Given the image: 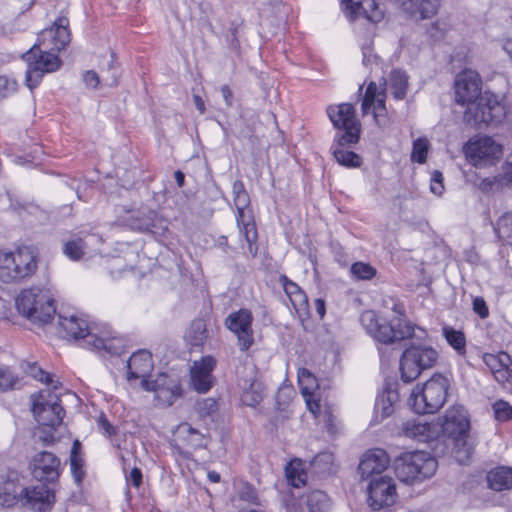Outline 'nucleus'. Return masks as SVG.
I'll return each mask as SVG.
<instances>
[{
  "mask_svg": "<svg viewBox=\"0 0 512 512\" xmlns=\"http://www.w3.org/2000/svg\"><path fill=\"white\" fill-rule=\"evenodd\" d=\"M327 114L334 127L339 131L336 136L337 145L331 147L335 160L342 166L356 168L361 165V157L353 151L344 149V146L356 144L359 141L360 124L355 117L352 104L343 103L330 106Z\"/></svg>",
  "mask_w": 512,
  "mask_h": 512,
  "instance_id": "nucleus-3",
  "label": "nucleus"
},
{
  "mask_svg": "<svg viewBox=\"0 0 512 512\" xmlns=\"http://www.w3.org/2000/svg\"><path fill=\"white\" fill-rule=\"evenodd\" d=\"M408 77L405 72L393 70L390 74V89L395 99L401 100L406 96Z\"/></svg>",
  "mask_w": 512,
  "mask_h": 512,
  "instance_id": "nucleus-36",
  "label": "nucleus"
},
{
  "mask_svg": "<svg viewBox=\"0 0 512 512\" xmlns=\"http://www.w3.org/2000/svg\"><path fill=\"white\" fill-rule=\"evenodd\" d=\"M430 190L435 195H441L444 186H443V175L440 171H434L431 177Z\"/></svg>",
  "mask_w": 512,
  "mask_h": 512,
  "instance_id": "nucleus-51",
  "label": "nucleus"
},
{
  "mask_svg": "<svg viewBox=\"0 0 512 512\" xmlns=\"http://www.w3.org/2000/svg\"><path fill=\"white\" fill-rule=\"evenodd\" d=\"M233 201L237 210V225L240 234L248 244L249 254L254 258L258 253L257 229L252 216L247 214L246 209L250 205V197L241 180H236L232 186Z\"/></svg>",
  "mask_w": 512,
  "mask_h": 512,
  "instance_id": "nucleus-10",
  "label": "nucleus"
},
{
  "mask_svg": "<svg viewBox=\"0 0 512 512\" xmlns=\"http://www.w3.org/2000/svg\"><path fill=\"white\" fill-rule=\"evenodd\" d=\"M215 365L216 360L212 356H206L200 361H195L191 367V383L199 393H205L211 389L213 385L212 371Z\"/></svg>",
  "mask_w": 512,
  "mask_h": 512,
  "instance_id": "nucleus-25",
  "label": "nucleus"
},
{
  "mask_svg": "<svg viewBox=\"0 0 512 512\" xmlns=\"http://www.w3.org/2000/svg\"><path fill=\"white\" fill-rule=\"evenodd\" d=\"M443 334L447 342L459 353L465 352L466 339L463 332L451 327H444Z\"/></svg>",
  "mask_w": 512,
  "mask_h": 512,
  "instance_id": "nucleus-38",
  "label": "nucleus"
},
{
  "mask_svg": "<svg viewBox=\"0 0 512 512\" xmlns=\"http://www.w3.org/2000/svg\"><path fill=\"white\" fill-rule=\"evenodd\" d=\"M15 495L8 491V489L0 488V505L2 506H11L15 502Z\"/></svg>",
  "mask_w": 512,
  "mask_h": 512,
  "instance_id": "nucleus-56",
  "label": "nucleus"
},
{
  "mask_svg": "<svg viewBox=\"0 0 512 512\" xmlns=\"http://www.w3.org/2000/svg\"><path fill=\"white\" fill-rule=\"evenodd\" d=\"M298 382L304 396L310 395L318 386L316 377L306 368L298 370Z\"/></svg>",
  "mask_w": 512,
  "mask_h": 512,
  "instance_id": "nucleus-39",
  "label": "nucleus"
},
{
  "mask_svg": "<svg viewBox=\"0 0 512 512\" xmlns=\"http://www.w3.org/2000/svg\"><path fill=\"white\" fill-rule=\"evenodd\" d=\"M101 81L106 86H115L118 83V75L115 71L114 61L111 60V62L108 64V69L105 71H102L101 75Z\"/></svg>",
  "mask_w": 512,
  "mask_h": 512,
  "instance_id": "nucleus-50",
  "label": "nucleus"
},
{
  "mask_svg": "<svg viewBox=\"0 0 512 512\" xmlns=\"http://www.w3.org/2000/svg\"><path fill=\"white\" fill-rule=\"evenodd\" d=\"M494 230L503 242L512 245V212H506L497 220Z\"/></svg>",
  "mask_w": 512,
  "mask_h": 512,
  "instance_id": "nucleus-37",
  "label": "nucleus"
},
{
  "mask_svg": "<svg viewBox=\"0 0 512 512\" xmlns=\"http://www.w3.org/2000/svg\"><path fill=\"white\" fill-rule=\"evenodd\" d=\"M394 311L399 315L388 319L378 316L374 311L367 310L361 314L360 321L366 332L383 344H392L413 337L414 326L406 321L402 307L394 305Z\"/></svg>",
  "mask_w": 512,
  "mask_h": 512,
  "instance_id": "nucleus-5",
  "label": "nucleus"
},
{
  "mask_svg": "<svg viewBox=\"0 0 512 512\" xmlns=\"http://www.w3.org/2000/svg\"><path fill=\"white\" fill-rule=\"evenodd\" d=\"M37 254L24 246L14 252L0 251V280L4 283L19 282L37 270Z\"/></svg>",
  "mask_w": 512,
  "mask_h": 512,
  "instance_id": "nucleus-7",
  "label": "nucleus"
},
{
  "mask_svg": "<svg viewBox=\"0 0 512 512\" xmlns=\"http://www.w3.org/2000/svg\"><path fill=\"white\" fill-rule=\"evenodd\" d=\"M241 499L249 501L253 504H258V495L254 488L246 486L240 494Z\"/></svg>",
  "mask_w": 512,
  "mask_h": 512,
  "instance_id": "nucleus-55",
  "label": "nucleus"
},
{
  "mask_svg": "<svg viewBox=\"0 0 512 512\" xmlns=\"http://www.w3.org/2000/svg\"><path fill=\"white\" fill-rule=\"evenodd\" d=\"M220 92L222 97L228 107H231L233 104V93L228 85H222L220 88Z\"/></svg>",
  "mask_w": 512,
  "mask_h": 512,
  "instance_id": "nucleus-60",
  "label": "nucleus"
},
{
  "mask_svg": "<svg viewBox=\"0 0 512 512\" xmlns=\"http://www.w3.org/2000/svg\"><path fill=\"white\" fill-rule=\"evenodd\" d=\"M304 504L308 512H329L331 501L329 496L321 490H313L304 496Z\"/></svg>",
  "mask_w": 512,
  "mask_h": 512,
  "instance_id": "nucleus-31",
  "label": "nucleus"
},
{
  "mask_svg": "<svg viewBox=\"0 0 512 512\" xmlns=\"http://www.w3.org/2000/svg\"><path fill=\"white\" fill-rule=\"evenodd\" d=\"M454 88L456 102L467 105L463 116L467 125H497L505 119L507 106L492 93L481 94V79L475 71L466 70L459 73Z\"/></svg>",
  "mask_w": 512,
  "mask_h": 512,
  "instance_id": "nucleus-1",
  "label": "nucleus"
},
{
  "mask_svg": "<svg viewBox=\"0 0 512 512\" xmlns=\"http://www.w3.org/2000/svg\"><path fill=\"white\" fill-rule=\"evenodd\" d=\"M464 153L468 161L477 168H484L496 164L503 154L502 145L490 136L471 138L464 146Z\"/></svg>",
  "mask_w": 512,
  "mask_h": 512,
  "instance_id": "nucleus-13",
  "label": "nucleus"
},
{
  "mask_svg": "<svg viewBox=\"0 0 512 512\" xmlns=\"http://www.w3.org/2000/svg\"><path fill=\"white\" fill-rule=\"evenodd\" d=\"M399 400V394L395 389L387 387L376 399L375 412L381 415V419L389 417L394 412V404Z\"/></svg>",
  "mask_w": 512,
  "mask_h": 512,
  "instance_id": "nucleus-30",
  "label": "nucleus"
},
{
  "mask_svg": "<svg viewBox=\"0 0 512 512\" xmlns=\"http://www.w3.org/2000/svg\"><path fill=\"white\" fill-rule=\"evenodd\" d=\"M17 82L7 76H0V101L17 91Z\"/></svg>",
  "mask_w": 512,
  "mask_h": 512,
  "instance_id": "nucleus-46",
  "label": "nucleus"
},
{
  "mask_svg": "<svg viewBox=\"0 0 512 512\" xmlns=\"http://www.w3.org/2000/svg\"><path fill=\"white\" fill-rule=\"evenodd\" d=\"M436 423L440 424L441 435H447L454 443V457L461 465L466 464L475 449L476 437L470 431L466 409L461 405L449 408Z\"/></svg>",
  "mask_w": 512,
  "mask_h": 512,
  "instance_id": "nucleus-4",
  "label": "nucleus"
},
{
  "mask_svg": "<svg viewBox=\"0 0 512 512\" xmlns=\"http://www.w3.org/2000/svg\"><path fill=\"white\" fill-rule=\"evenodd\" d=\"M315 309L320 318L322 319L325 315V302L322 299L315 300Z\"/></svg>",
  "mask_w": 512,
  "mask_h": 512,
  "instance_id": "nucleus-63",
  "label": "nucleus"
},
{
  "mask_svg": "<svg viewBox=\"0 0 512 512\" xmlns=\"http://www.w3.org/2000/svg\"><path fill=\"white\" fill-rule=\"evenodd\" d=\"M56 390L44 389L39 392L33 403V413L40 425L55 427L61 424L64 409L60 405V398Z\"/></svg>",
  "mask_w": 512,
  "mask_h": 512,
  "instance_id": "nucleus-14",
  "label": "nucleus"
},
{
  "mask_svg": "<svg viewBox=\"0 0 512 512\" xmlns=\"http://www.w3.org/2000/svg\"><path fill=\"white\" fill-rule=\"evenodd\" d=\"M252 313L247 309L231 313L225 320L227 328L237 335L242 351L248 350L253 344Z\"/></svg>",
  "mask_w": 512,
  "mask_h": 512,
  "instance_id": "nucleus-17",
  "label": "nucleus"
},
{
  "mask_svg": "<svg viewBox=\"0 0 512 512\" xmlns=\"http://www.w3.org/2000/svg\"><path fill=\"white\" fill-rule=\"evenodd\" d=\"M174 433L175 447L184 456L189 454V450L206 447L204 434L186 422L179 424Z\"/></svg>",
  "mask_w": 512,
  "mask_h": 512,
  "instance_id": "nucleus-22",
  "label": "nucleus"
},
{
  "mask_svg": "<svg viewBox=\"0 0 512 512\" xmlns=\"http://www.w3.org/2000/svg\"><path fill=\"white\" fill-rule=\"evenodd\" d=\"M346 16L354 21L360 17L377 23L383 19V11L379 9L375 0H341Z\"/></svg>",
  "mask_w": 512,
  "mask_h": 512,
  "instance_id": "nucleus-21",
  "label": "nucleus"
},
{
  "mask_svg": "<svg viewBox=\"0 0 512 512\" xmlns=\"http://www.w3.org/2000/svg\"><path fill=\"white\" fill-rule=\"evenodd\" d=\"M83 80L87 86L92 88H96L100 83L99 75L93 70L86 71L83 74Z\"/></svg>",
  "mask_w": 512,
  "mask_h": 512,
  "instance_id": "nucleus-53",
  "label": "nucleus"
},
{
  "mask_svg": "<svg viewBox=\"0 0 512 512\" xmlns=\"http://www.w3.org/2000/svg\"><path fill=\"white\" fill-rule=\"evenodd\" d=\"M153 370L152 355L147 350H139L133 353L127 361V380L132 383L133 381L140 380V386L144 380H149Z\"/></svg>",
  "mask_w": 512,
  "mask_h": 512,
  "instance_id": "nucleus-24",
  "label": "nucleus"
},
{
  "mask_svg": "<svg viewBox=\"0 0 512 512\" xmlns=\"http://www.w3.org/2000/svg\"><path fill=\"white\" fill-rule=\"evenodd\" d=\"M195 409L201 417L211 416L218 410V403L214 398H204L196 402Z\"/></svg>",
  "mask_w": 512,
  "mask_h": 512,
  "instance_id": "nucleus-44",
  "label": "nucleus"
},
{
  "mask_svg": "<svg viewBox=\"0 0 512 512\" xmlns=\"http://www.w3.org/2000/svg\"><path fill=\"white\" fill-rule=\"evenodd\" d=\"M21 497L24 505L38 511H44L55 499L54 492L43 482L24 488Z\"/></svg>",
  "mask_w": 512,
  "mask_h": 512,
  "instance_id": "nucleus-26",
  "label": "nucleus"
},
{
  "mask_svg": "<svg viewBox=\"0 0 512 512\" xmlns=\"http://www.w3.org/2000/svg\"><path fill=\"white\" fill-rule=\"evenodd\" d=\"M437 461L423 451L407 452L396 458L394 470L404 483L414 484L432 477L437 470Z\"/></svg>",
  "mask_w": 512,
  "mask_h": 512,
  "instance_id": "nucleus-9",
  "label": "nucleus"
},
{
  "mask_svg": "<svg viewBox=\"0 0 512 512\" xmlns=\"http://www.w3.org/2000/svg\"><path fill=\"white\" fill-rule=\"evenodd\" d=\"M389 465V456L383 449H373L367 451L358 466L361 478L368 479L379 477Z\"/></svg>",
  "mask_w": 512,
  "mask_h": 512,
  "instance_id": "nucleus-23",
  "label": "nucleus"
},
{
  "mask_svg": "<svg viewBox=\"0 0 512 512\" xmlns=\"http://www.w3.org/2000/svg\"><path fill=\"white\" fill-rule=\"evenodd\" d=\"M351 274L359 280H370L376 275V269L368 263L356 262L350 268Z\"/></svg>",
  "mask_w": 512,
  "mask_h": 512,
  "instance_id": "nucleus-42",
  "label": "nucleus"
},
{
  "mask_svg": "<svg viewBox=\"0 0 512 512\" xmlns=\"http://www.w3.org/2000/svg\"><path fill=\"white\" fill-rule=\"evenodd\" d=\"M494 414L497 420L507 421L512 418V406L503 400H498L493 405Z\"/></svg>",
  "mask_w": 512,
  "mask_h": 512,
  "instance_id": "nucleus-45",
  "label": "nucleus"
},
{
  "mask_svg": "<svg viewBox=\"0 0 512 512\" xmlns=\"http://www.w3.org/2000/svg\"><path fill=\"white\" fill-rule=\"evenodd\" d=\"M449 380L434 375L422 387L417 386L409 397V405L418 414L435 413L446 402Z\"/></svg>",
  "mask_w": 512,
  "mask_h": 512,
  "instance_id": "nucleus-8",
  "label": "nucleus"
},
{
  "mask_svg": "<svg viewBox=\"0 0 512 512\" xmlns=\"http://www.w3.org/2000/svg\"><path fill=\"white\" fill-rule=\"evenodd\" d=\"M33 477L39 482L54 483L61 471V461L52 452L42 451L34 455L30 462Z\"/></svg>",
  "mask_w": 512,
  "mask_h": 512,
  "instance_id": "nucleus-16",
  "label": "nucleus"
},
{
  "mask_svg": "<svg viewBox=\"0 0 512 512\" xmlns=\"http://www.w3.org/2000/svg\"><path fill=\"white\" fill-rule=\"evenodd\" d=\"M363 114L373 113L376 122H378L379 111L385 110L384 89L379 90L375 82H370L362 101Z\"/></svg>",
  "mask_w": 512,
  "mask_h": 512,
  "instance_id": "nucleus-28",
  "label": "nucleus"
},
{
  "mask_svg": "<svg viewBox=\"0 0 512 512\" xmlns=\"http://www.w3.org/2000/svg\"><path fill=\"white\" fill-rule=\"evenodd\" d=\"M426 33L430 38L434 40H440L446 33V24L443 21L436 20L430 24L426 30Z\"/></svg>",
  "mask_w": 512,
  "mask_h": 512,
  "instance_id": "nucleus-48",
  "label": "nucleus"
},
{
  "mask_svg": "<svg viewBox=\"0 0 512 512\" xmlns=\"http://www.w3.org/2000/svg\"><path fill=\"white\" fill-rule=\"evenodd\" d=\"M98 427L104 434L108 436H111L115 432L114 427L109 423L104 415L99 417Z\"/></svg>",
  "mask_w": 512,
  "mask_h": 512,
  "instance_id": "nucleus-57",
  "label": "nucleus"
},
{
  "mask_svg": "<svg viewBox=\"0 0 512 512\" xmlns=\"http://www.w3.org/2000/svg\"><path fill=\"white\" fill-rule=\"evenodd\" d=\"M16 308L20 314L38 325L50 323L56 313L51 292L37 287L23 290L16 298Z\"/></svg>",
  "mask_w": 512,
  "mask_h": 512,
  "instance_id": "nucleus-6",
  "label": "nucleus"
},
{
  "mask_svg": "<svg viewBox=\"0 0 512 512\" xmlns=\"http://www.w3.org/2000/svg\"><path fill=\"white\" fill-rule=\"evenodd\" d=\"M287 478L294 487H300L305 483V480L301 474L294 473L293 471L290 470L287 471Z\"/></svg>",
  "mask_w": 512,
  "mask_h": 512,
  "instance_id": "nucleus-59",
  "label": "nucleus"
},
{
  "mask_svg": "<svg viewBox=\"0 0 512 512\" xmlns=\"http://www.w3.org/2000/svg\"><path fill=\"white\" fill-rule=\"evenodd\" d=\"M503 49L512 58V39L505 40Z\"/></svg>",
  "mask_w": 512,
  "mask_h": 512,
  "instance_id": "nucleus-64",
  "label": "nucleus"
},
{
  "mask_svg": "<svg viewBox=\"0 0 512 512\" xmlns=\"http://www.w3.org/2000/svg\"><path fill=\"white\" fill-rule=\"evenodd\" d=\"M489 488L495 491L509 490L512 488V468L497 467L487 474Z\"/></svg>",
  "mask_w": 512,
  "mask_h": 512,
  "instance_id": "nucleus-29",
  "label": "nucleus"
},
{
  "mask_svg": "<svg viewBox=\"0 0 512 512\" xmlns=\"http://www.w3.org/2000/svg\"><path fill=\"white\" fill-rule=\"evenodd\" d=\"M64 254L71 260H79L84 255V242L81 238L71 239L64 244Z\"/></svg>",
  "mask_w": 512,
  "mask_h": 512,
  "instance_id": "nucleus-41",
  "label": "nucleus"
},
{
  "mask_svg": "<svg viewBox=\"0 0 512 512\" xmlns=\"http://www.w3.org/2000/svg\"><path fill=\"white\" fill-rule=\"evenodd\" d=\"M441 427L436 421L426 422L420 418L407 420L403 423V434L418 442H431L441 436Z\"/></svg>",
  "mask_w": 512,
  "mask_h": 512,
  "instance_id": "nucleus-20",
  "label": "nucleus"
},
{
  "mask_svg": "<svg viewBox=\"0 0 512 512\" xmlns=\"http://www.w3.org/2000/svg\"><path fill=\"white\" fill-rule=\"evenodd\" d=\"M429 149L428 139L420 137L413 142L411 160L419 164H423L427 159Z\"/></svg>",
  "mask_w": 512,
  "mask_h": 512,
  "instance_id": "nucleus-40",
  "label": "nucleus"
},
{
  "mask_svg": "<svg viewBox=\"0 0 512 512\" xmlns=\"http://www.w3.org/2000/svg\"><path fill=\"white\" fill-rule=\"evenodd\" d=\"M264 397V385L257 379H252L248 387L243 388L241 400L243 404L255 407Z\"/></svg>",
  "mask_w": 512,
  "mask_h": 512,
  "instance_id": "nucleus-33",
  "label": "nucleus"
},
{
  "mask_svg": "<svg viewBox=\"0 0 512 512\" xmlns=\"http://www.w3.org/2000/svg\"><path fill=\"white\" fill-rule=\"evenodd\" d=\"M193 102H194L197 110L200 112V114H204L206 108H205V103H204L203 99L201 98V96L194 94Z\"/></svg>",
  "mask_w": 512,
  "mask_h": 512,
  "instance_id": "nucleus-62",
  "label": "nucleus"
},
{
  "mask_svg": "<svg viewBox=\"0 0 512 512\" xmlns=\"http://www.w3.org/2000/svg\"><path fill=\"white\" fill-rule=\"evenodd\" d=\"M17 381V377L8 367L0 366V391L12 389Z\"/></svg>",
  "mask_w": 512,
  "mask_h": 512,
  "instance_id": "nucleus-47",
  "label": "nucleus"
},
{
  "mask_svg": "<svg viewBox=\"0 0 512 512\" xmlns=\"http://www.w3.org/2000/svg\"><path fill=\"white\" fill-rule=\"evenodd\" d=\"M21 368L23 372L32 378L44 382L52 390H58L61 383L54 379V376L46 373L37 363L33 362H22Z\"/></svg>",
  "mask_w": 512,
  "mask_h": 512,
  "instance_id": "nucleus-32",
  "label": "nucleus"
},
{
  "mask_svg": "<svg viewBox=\"0 0 512 512\" xmlns=\"http://www.w3.org/2000/svg\"><path fill=\"white\" fill-rule=\"evenodd\" d=\"M438 358L435 349L424 345H411L400 358L401 379L405 383L416 380L422 371L434 366Z\"/></svg>",
  "mask_w": 512,
  "mask_h": 512,
  "instance_id": "nucleus-11",
  "label": "nucleus"
},
{
  "mask_svg": "<svg viewBox=\"0 0 512 512\" xmlns=\"http://www.w3.org/2000/svg\"><path fill=\"white\" fill-rule=\"evenodd\" d=\"M81 444L78 440H75L70 455V467L73 477L76 482L80 483L85 475L84 470V458L80 453Z\"/></svg>",
  "mask_w": 512,
  "mask_h": 512,
  "instance_id": "nucleus-35",
  "label": "nucleus"
},
{
  "mask_svg": "<svg viewBox=\"0 0 512 512\" xmlns=\"http://www.w3.org/2000/svg\"><path fill=\"white\" fill-rule=\"evenodd\" d=\"M127 482L138 488L142 483V472L139 468L134 467L126 476Z\"/></svg>",
  "mask_w": 512,
  "mask_h": 512,
  "instance_id": "nucleus-54",
  "label": "nucleus"
},
{
  "mask_svg": "<svg viewBox=\"0 0 512 512\" xmlns=\"http://www.w3.org/2000/svg\"><path fill=\"white\" fill-rule=\"evenodd\" d=\"M142 389L154 392L156 399L165 406H171L182 392L179 383L170 379L165 373L159 374L153 381L144 380Z\"/></svg>",
  "mask_w": 512,
  "mask_h": 512,
  "instance_id": "nucleus-18",
  "label": "nucleus"
},
{
  "mask_svg": "<svg viewBox=\"0 0 512 512\" xmlns=\"http://www.w3.org/2000/svg\"><path fill=\"white\" fill-rule=\"evenodd\" d=\"M333 462V455L330 453L317 454L313 460L314 466H320V464L330 465Z\"/></svg>",
  "mask_w": 512,
  "mask_h": 512,
  "instance_id": "nucleus-58",
  "label": "nucleus"
},
{
  "mask_svg": "<svg viewBox=\"0 0 512 512\" xmlns=\"http://www.w3.org/2000/svg\"><path fill=\"white\" fill-rule=\"evenodd\" d=\"M505 178L512 182V154L508 156L503 167Z\"/></svg>",
  "mask_w": 512,
  "mask_h": 512,
  "instance_id": "nucleus-61",
  "label": "nucleus"
},
{
  "mask_svg": "<svg viewBox=\"0 0 512 512\" xmlns=\"http://www.w3.org/2000/svg\"><path fill=\"white\" fill-rule=\"evenodd\" d=\"M279 283L283 287V290L289 299L296 295V293L302 291L298 284L291 281L286 275H281L279 277Z\"/></svg>",
  "mask_w": 512,
  "mask_h": 512,
  "instance_id": "nucleus-49",
  "label": "nucleus"
},
{
  "mask_svg": "<svg viewBox=\"0 0 512 512\" xmlns=\"http://www.w3.org/2000/svg\"><path fill=\"white\" fill-rule=\"evenodd\" d=\"M441 6L440 0H402V8L411 17L424 20L435 16Z\"/></svg>",
  "mask_w": 512,
  "mask_h": 512,
  "instance_id": "nucleus-27",
  "label": "nucleus"
},
{
  "mask_svg": "<svg viewBox=\"0 0 512 512\" xmlns=\"http://www.w3.org/2000/svg\"><path fill=\"white\" fill-rule=\"evenodd\" d=\"M289 300H290L295 312L299 316V318L303 319L304 317H308V315H309L308 298L303 290L299 293H296V295H294Z\"/></svg>",
  "mask_w": 512,
  "mask_h": 512,
  "instance_id": "nucleus-43",
  "label": "nucleus"
},
{
  "mask_svg": "<svg viewBox=\"0 0 512 512\" xmlns=\"http://www.w3.org/2000/svg\"><path fill=\"white\" fill-rule=\"evenodd\" d=\"M59 324L65 332V337L74 340L82 339L84 345L88 348L111 350V340L106 336H98L83 318L75 315L70 317L59 316Z\"/></svg>",
  "mask_w": 512,
  "mask_h": 512,
  "instance_id": "nucleus-12",
  "label": "nucleus"
},
{
  "mask_svg": "<svg viewBox=\"0 0 512 512\" xmlns=\"http://www.w3.org/2000/svg\"><path fill=\"white\" fill-rule=\"evenodd\" d=\"M68 25V18H58L52 27L40 33L38 43L23 54L22 58L27 63L25 79L31 90L38 86L45 73H51L60 68L61 60L50 51L59 52L68 45L70 42Z\"/></svg>",
  "mask_w": 512,
  "mask_h": 512,
  "instance_id": "nucleus-2",
  "label": "nucleus"
},
{
  "mask_svg": "<svg viewBox=\"0 0 512 512\" xmlns=\"http://www.w3.org/2000/svg\"><path fill=\"white\" fill-rule=\"evenodd\" d=\"M208 338L206 323L203 319H196L191 322L187 332V341L195 347L203 346Z\"/></svg>",
  "mask_w": 512,
  "mask_h": 512,
  "instance_id": "nucleus-34",
  "label": "nucleus"
},
{
  "mask_svg": "<svg viewBox=\"0 0 512 512\" xmlns=\"http://www.w3.org/2000/svg\"><path fill=\"white\" fill-rule=\"evenodd\" d=\"M473 310L480 318L485 319L489 315V309L482 297H476L473 300Z\"/></svg>",
  "mask_w": 512,
  "mask_h": 512,
  "instance_id": "nucleus-52",
  "label": "nucleus"
},
{
  "mask_svg": "<svg viewBox=\"0 0 512 512\" xmlns=\"http://www.w3.org/2000/svg\"><path fill=\"white\" fill-rule=\"evenodd\" d=\"M483 362L490 369L495 380L505 388H512V359L506 352L486 353Z\"/></svg>",
  "mask_w": 512,
  "mask_h": 512,
  "instance_id": "nucleus-19",
  "label": "nucleus"
},
{
  "mask_svg": "<svg viewBox=\"0 0 512 512\" xmlns=\"http://www.w3.org/2000/svg\"><path fill=\"white\" fill-rule=\"evenodd\" d=\"M368 503L373 510H380L395 503L397 493L394 480L387 475L373 477L367 488Z\"/></svg>",
  "mask_w": 512,
  "mask_h": 512,
  "instance_id": "nucleus-15",
  "label": "nucleus"
}]
</instances>
